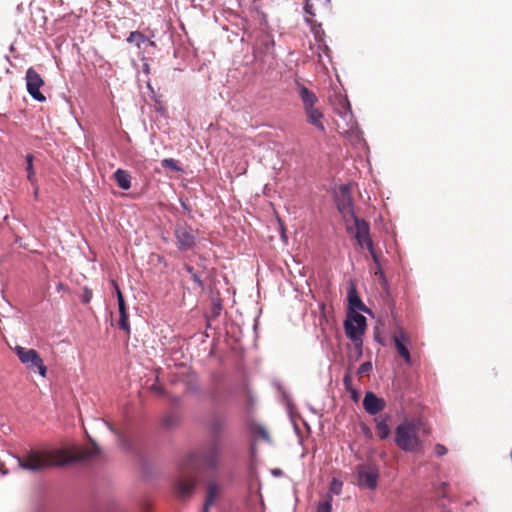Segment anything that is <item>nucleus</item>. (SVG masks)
Masks as SVG:
<instances>
[{"mask_svg": "<svg viewBox=\"0 0 512 512\" xmlns=\"http://www.w3.org/2000/svg\"><path fill=\"white\" fill-rule=\"evenodd\" d=\"M161 166L164 168H169L173 171H180L181 169L177 165V162L172 158H166L161 161Z\"/></svg>", "mask_w": 512, "mask_h": 512, "instance_id": "31", "label": "nucleus"}, {"mask_svg": "<svg viewBox=\"0 0 512 512\" xmlns=\"http://www.w3.org/2000/svg\"><path fill=\"white\" fill-rule=\"evenodd\" d=\"M33 155L32 154H27L26 157H25V160H26V172H27V179L28 181L32 184V185H35L36 184V176H35V170H34V166H33Z\"/></svg>", "mask_w": 512, "mask_h": 512, "instance_id": "26", "label": "nucleus"}, {"mask_svg": "<svg viewBox=\"0 0 512 512\" xmlns=\"http://www.w3.org/2000/svg\"><path fill=\"white\" fill-rule=\"evenodd\" d=\"M370 255H371V258L373 260V262L376 264V266H379L380 264V261H379V258L374 250V247H373V244L371 245V248H367Z\"/></svg>", "mask_w": 512, "mask_h": 512, "instance_id": "38", "label": "nucleus"}, {"mask_svg": "<svg viewBox=\"0 0 512 512\" xmlns=\"http://www.w3.org/2000/svg\"><path fill=\"white\" fill-rule=\"evenodd\" d=\"M434 452L438 457L444 456L447 454L448 450L447 448L442 444H436L434 448Z\"/></svg>", "mask_w": 512, "mask_h": 512, "instance_id": "34", "label": "nucleus"}, {"mask_svg": "<svg viewBox=\"0 0 512 512\" xmlns=\"http://www.w3.org/2000/svg\"><path fill=\"white\" fill-rule=\"evenodd\" d=\"M217 492V485L215 483H209L207 488V497L205 499L202 512H209V507L214 504Z\"/></svg>", "mask_w": 512, "mask_h": 512, "instance_id": "22", "label": "nucleus"}, {"mask_svg": "<svg viewBox=\"0 0 512 512\" xmlns=\"http://www.w3.org/2000/svg\"><path fill=\"white\" fill-rule=\"evenodd\" d=\"M367 327V320L362 314L352 311L347 312L344 321V330L346 336L351 340L356 350V358L359 359L363 354V335Z\"/></svg>", "mask_w": 512, "mask_h": 512, "instance_id": "3", "label": "nucleus"}, {"mask_svg": "<svg viewBox=\"0 0 512 512\" xmlns=\"http://www.w3.org/2000/svg\"><path fill=\"white\" fill-rule=\"evenodd\" d=\"M100 453V448L93 443L85 450L70 451L66 449L30 448L21 456H13L18 468L31 473L41 472L52 466H61L72 462L90 460Z\"/></svg>", "mask_w": 512, "mask_h": 512, "instance_id": "1", "label": "nucleus"}, {"mask_svg": "<svg viewBox=\"0 0 512 512\" xmlns=\"http://www.w3.org/2000/svg\"><path fill=\"white\" fill-rule=\"evenodd\" d=\"M184 269L191 275L194 283L199 287V288H203L204 287V283L203 281L201 280L200 276L195 272V270L193 269V267H191L190 265L188 264H185L184 265Z\"/></svg>", "mask_w": 512, "mask_h": 512, "instance_id": "30", "label": "nucleus"}, {"mask_svg": "<svg viewBox=\"0 0 512 512\" xmlns=\"http://www.w3.org/2000/svg\"><path fill=\"white\" fill-rule=\"evenodd\" d=\"M114 178L118 184V186L123 190H128L131 187V176L130 174L123 170L117 169L114 173Z\"/></svg>", "mask_w": 512, "mask_h": 512, "instance_id": "21", "label": "nucleus"}, {"mask_svg": "<svg viewBox=\"0 0 512 512\" xmlns=\"http://www.w3.org/2000/svg\"><path fill=\"white\" fill-rule=\"evenodd\" d=\"M319 49H320V50H322V51H323V53H325V54H326V57H329V54H327L328 50H327V51H324V50H323V47H322V48H319Z\"/></svg>", "mask_w": 512, "mask_h": 512, "instance_id": "48", "label": "nucleus"}, {"mask_svg": "<svg viewBox=\"0 0 512 512\" xmlns=\"http://www.w3.org/2000/svg\"><path fill=\"white\" fill-rule=\"evenodd\" d=\"M343 133L347 140L357 149L368 150V145L363 137V132L359 128L355 118L351 121H345Z\"/></svg>", "mask_w": 512, "mask_h": 512, "instance_id": "10", "label": "nucleus"}, {"mask_svg": "<svg viewBox=\"0 0 512 512\" xmlns=\"http://www.w3.org/2000/svg\"><path fill=\"white\" fill-rule=\"evenodd\" d=\"M351 220L354 222V226H350L347 223V231L354 234V237L361 248H371L373 242L369 235L370 227L368 222L358 217H354Z\"/></svg>", "mask_w": 512, "mask_h": 512, "instance_id": "6", "label": "nucleus"}, {"mask_svg": "<svg viewBox=\"0 0 512 512\" xmlns=\"http://www.w3.org/2000/svg\"><path fill=\"white\" fill-rule=\"evenodd\" d=\"M357 476L360 486L374 490L379 477L378 467L376 465L360 466L357 469Z\"/></svg>", "mask_w": 512, "mask_h": 512, "instance_id": "11", "label": "nucleus"}, {"mask_svg": "<svg viewBox=\"0 0 512 512\" xmlns=\"http://www.w3.org/2000/svg\"><path fill=\"white\" fill-rule=\"evenodd\" d=\"M440 486H441V488H444V487L446 486V483H445V482H443V483H441V485H440Z\"/></svg>", "mask_w": 512, "mask_h": 512, "instance_id": "50", "label": "nucleus"}, {"mask_svg": "<svg viewBox=\"0 0 512 512\" xmlns=\"http://www.w3.org/2000/svg\"><path fill=\"white\" fill-rule=\"evenodd\" d=\"M375 275H378V276H380L381 278H384V273H383V271H382V269H381L380 265H379V266H377V270L375 271Z\"/></svg>", "mask_w": 512, "mask_h": 512, "instance_id": "42", "label": "nucleus"}, {"mask_svg": "<svg viewBox=\"0 0 512 512\" xmlns=\"http://www.w3.org/2000/svg\"><path fill=\"white\" fill-rule=\"evenodd\" d=\"M91 299V294L90 293H86L85 296L83 297V302L85 303H88Z\"/></svg>", "mask_w": 512, "mask_h": 512, "instance_id": "44", "label": "nucleus"}, {"mask_svg": "<svg viewBox=\"0 0 512 512\" xmlns=\"http://www.w3.org/2000/svg\"><path fill=\"white\" fill-rule=\"evenodd\" d=\"M386 406L384 399L376 396L372 391H367L363 399L364 410L370 415H377L382 412Z\"/></svg>", "mask_w": 512, "mask_h": 512, "instance_id": "14", "label": "nucleus"}, {"mask_svg": "<svg viewBox=\"0 0 512 512\" xmlns=\"http://www.w3.org/2000/svg\"><path fill=\"white\" fill-rule=\"evenodd\" d=\"M220 453V440L211 439L208 445L202 451L201 460L206 467L214 469L218 465Z\"/></svg>", "mask_w": 512, "mask_h": 512, "instance_id": "13", "label": "nucleus"}, {"mask_svg": "<svg viewBox=\"0 0 512 512\" xmlns=\"http://www.w3.org/2000/svg\"><path fill=\"white\" fill-rule=\"evenodd\" d=\"M389 419V416H381L375 418L376 431L381 440L387 439L390 434V427L388 425Z\"/></svg>", "mask_w": 512, "mask_h": 512, "instance_id": "20", "label": "nucleus"}, {"mask_svg": "<svg viewBox=\"0 0 512 512\" xmlns=\"http://www.w3.org/2000/svg\"><path fill=\"white\" fill-rule=\"evenodd\" d=\"M272 474L274 476H281L282 475V470H280V469H273L272 470Z\"/></svg>", "mask_w": 512, "mask_h": 512, "instance_id": "45", "label": "nucleus"}, {"mask_svg": "<svg viewBox=\"0 0 512 512\" xmlns=\"http://www.w3.org/2000/svg\"><path fill=\"white\" fill-rule=\"evenodd\" d=\"M343 384H344L346 391H348V392L351 391V389H354L352 386L351 376L348 373L345 374L343 377Z\"/></svg>", "mask_w": 512, "mask_h": 512, "instance_id": "35", "label": "nucleus"}, {"mask_svg": "<svg viewBox=\"0 0 512 512\" xmlns=\"http://www.w3.org/2000/svg\"><path fill=\"white\" fill-rule=\"evenodd\" d=\"M392 340L396 347L398 354L403 358L407 365H412V359L407 345L411 343L404 329L400 326L397 327L396 331L392 335Z\"/></svg>", "mask_w": 512, "mask_h": 512, "instance_id": "12", "label": "nucleus"}, {"mask_svg": "<svg viewBox=\"0 0 512 512\" xmlns=\"http://www.w3.org/2000/svg\"><path fill=\"white\" fill-rule=\"evenodd\" d=\"M350 394H351V398L354 400V401H357L359 399V394L357 392L356 389H351V391H349Z\"/></svg>", "mask_w": 512, "mask_h": 512, "instance_id": "41", "label": "nucleus"}, {"mask_svg": "<svg viewBox=\"0 0 512 512\" xmlns=\"http://www.w3.org/2000/svg\"><path fill=\"white\" fill-rule=\"evenodd\" d=\"M252 2V0H238L240 6H247Z\"/></svg>", "mask_w": 512, "mask_h": 512, "instance_id": "43", "label": "nucleus"}, {"mask_svg": "<svg viewBox=\"0 0 512 512\" xmlns=\"http://www.w3.org/2000/svg\"><path fill=\"white\" fill-rule=\"evenodd\" d=\"M319 61L322 62V55L319 54Z\"/></svg>", "mask_w": 512, "mask_h": 512, "instance_id": "51", "label": "nucleus"}, {"mask_svg": "<svg viewBox=\"0 0 512 512\" xmlns=\"http://www.w3.org/2000/svg\"><path fill=\"white\" fill-rule=\"evenodd\" d=\"M332 501H333V494L331 493H327L323 499L321 501L318 502V505H325V504H330L332 505Z\"/></svg>", "mask_w": 512, "mask_h": 512, "instance_id": "36", "label": "nucleus"}, {"mask_svg": "<svg viewBox=\"0 0 512 512\" xmlns=\"http://www.w3.org/2000/svg\"><path fill=\"white\" fill-rule=\"evenodd\" d=\"M25 79L28 94L37 102H45L46 97L40 91V88L44 85L40 74L33 68H29L26 71Z\"/></svg>", "mask_w": 512, "mask_h": 512, "instance_id": "8", "label": "nucleus"}, {"mask_svg": "<svg viewBox=\"0 0 512 512\" xmlns=\"http://www.w3.org/2000/svg\"><path fill=\"white\" fill-rule=\"evenodd\" d=\"M256 432L265 440H268L269 439V435H268V432L266 431V429L263 427V426H260L258 425L256 427Z\"/></svg>", "mask_w": 512, "mask_h": 512, "instance_id": "37", "label": "nucleus"}, {"mask_svg": "<svg viewBox=\"0 0 512 512\" xmlns=\"http://www.w3.org/2000/svg\"><path fill=\"white\" fill-rule=\"evenodd\" d=\"M195 482L192 479H182L176 484V492L182 499L187 498L193 492Z\"/></svg>", "mask_w": 512, "mask_h": 512, "instance_id": "19", "label": "nucleus"}, {"mask_svg": "<svg viewBox=\"0 0 512 512\" xmlns=\"http://www.w3.org/2000/svg\"><path fill=\"white\" fill-rule=\"evenodd\" d=\"M119 328L126 331L127 333H129L130 331V328H129V323H128V314L127 312L126 313H123V314H120V318H119Z\"/></svg>", "mask_w": 512, "mask_h": 512, "instance_id": "32", "label": "nucleus"}, {"mask_svg": "<svg viewBox=\"0 0 512 512\" xmlns=\"http://www.w3.org/2000/svg\"><path fill=\"white\" fill-rule=\"evenodd\" d=\"M330 0H305L304 10L307 14L315 16L317 11L328 10Z\"/></svg>", "mask_w": 512, "mask_h": 512, "instance_id": "17", "label": "nucleus"}, {"mask_svg": "<svg viewBox=\"0 0 512 512\" xmlns=\"http://www.w3.org/2000/svg\"><path fill=\"white\" fill-rule=\"evenodd\" d=\"M299 97L303 103L304 110L314 107L318 102V98L315 93L303 85H299Z\"/></svg>", "mask_w": 512, "mask_h": 512, "instance_id": "18", "label": "nucleus"}, {"mask_svg": "<svg viewBox=\"0 0 512 512\" xmlns=\"http://www.w3.org/2000/svg\"><path fill=\"white\" fill-rule=\"evenodd\" d=\"M304 111L307 116L308 123L313 125L319 131L325 132V126L322 122V118H323L322 112L319 109H317L315 106L305 109Z\"/></svg>", "mask_w": 512, "mask_h": 512, "instance_id": "16", "label": "nucleus"}, {"mask_svg": "<svg viewBox=\"0 0 512 512\" xmlns=\"http://www.w3.org/2000/svg\"><path fill=\"white\" fill-rule=\"evenodd\" d=\"M145 41H146L145 36L138 31L131 32L129 34V36L127 37V42L131 43V44H135L138 48H140L141 44L144 43Z\"/></svg>", "mask_w": 512, "mask_h": 512, "instance_id": "28", "label": "nucleus"}, {"mask_svg": "<svg viewBox=\"0 0 512 512\" xmlns=\"http://www.w3.org/2000/svg\"><path fill=\"white\" fill-rule=\"evenodd\" d=\"M311 31L314 34V38L318 43V48H322L323 50H329L328 46L324 43V31L321 29L320 25L311 24Z\"/></svg>", "mask_w": 512, "mask_h": 512, "instance_id": "24", "label": "nucleus"}, {"mask_svg": "<svg viewBox=\"0 0 512 512\" xmlns=\"http://www.w3.org/2000/svg\"><path fill=\"white\" fill-rule=\"evenodd\" d=\"M181 206H182V208H183L184 210H186L188 213H190V209H189V207L187 206V204H186L185 202H183V201H182V202H181Z\"/></svg>", "mask_w": 512, "mask_h": 512, "instance_id": "46", "label": "nucleus"}, {"mask_svg": "<svg viewBox=\"0 0 512 512\" xmlns=\"http://www.w3.org/2000/svg\"><path fill=\"white\" fill-rule=\"evenodd\" d=\"M421 420H404L395 429V444L404 452H419L423 448L420 438Z\"/></svg>", "mask_w": 512, "mask_h": 512, "instance_id": "2", "label": "nucleus"}, {"mask_svg": "<svg viewBox=\"0 0 512 512\" xmlns=\"http://www.w3.org/2000/svg\"><path fill=\"white\" fill-rule=\"evenodd\" d=\"M320 308H321L322 310H324V309H325V304H324V303H321V304H320Z\"/></svg>", "mask_w": 512, "mask_h": 512, "instance_id": "49", "label": "nucleus"}, {"mask_svg": "<svg viewBox=\"0 0 512 512\" xmlns=\"http://www.w3.org/2000/svg\"><path fill=\"white\" fill-rule=\"evenodd\" d=\"M174 423V419L173 417L169 416V417H166L165 420H164V425L166 427H171Z\"/></svg>", "mask_w": 512, "mask_h": 512, "instance_id": "40", "label": "nucleus"}, {"mask_svg": "<svg viewBox=\"0 0 512 512\" xmlns=\"http://www.w3.org/2000/svg\"><path fill=\"white\" fill-rule=\"evenodd\" d=\"M33 186H34V195H35V197H37V196H38V191H39L38 185H37V183H36V184H35V185H33Z\"/></svg>", "mask_w": 512, "mask_h": 512, "instance_id": "47", "label": "nucleus"}, {"mask_svg": "<svg viewBox=\"0 0 512 512\" xmlns=\"http://www.w3.org/2000/svg\"><path fill=\"white\" fill-rule=\"evenodd\" d=\"M101 424L106 426L111 432L115 433L116 436H117V442H118V445L124 449V450H130L131 448V445H130V442L129 440L126 438L125 435L117 432L116 430H114V428L106 421H101Z\"/></svg>", "mask_w": 512, "mask_h": 512, "instance_id": "23", "label": "nucleus"}, {"mask_svg": "<svg viewBox=\"0 0 512 512\" xmlns=\"http://www.w3.org/2000/svg\"><path fill=\"white\" fill-rule=\"evenodd\" d=\"M371 370H372V363L370 361H366L359 366V368L357 370V374L361 376L365 373L370 372Z\"/></svg>", "mask_w": 512, "mask_h": 512, "instance_id": "33", "label": "nucleus"}, {"mask_svg": "<svg viewBox=\"0 0 512 512\" xmlns=\"http://www.w3.org/2000/svg\"><path fill=\"white\" fill-rule=\"evenodd\" d=\"M225 423L224 420L220 418H215L212 420L210 424V432H211V439H218L221 434V432L224 430Z\"/></svg>", "mask_w": 512, "mask_h": 512, "instance_id": "25", "label": "nucleus"}, {"mask_svg": "<svg viewBox=\"0 0 512 512\" xmlns=\"http://www.w3.org/2000/svg\"><path fill=\"white\" fill-rule=\"evenodd\" d=\"M331 105L334 108L335 113L345 122L351 121L354 118V115L351 110L350 102L346 95L342 94L340 91H335L333 96L330 97Z\"/></svg>", "mask_w": 512, "mask_h": 512, "instance_id": "9", "label": "nucleus"}, {"mask_svg": "<svg viewBox=\"0 0 512 512\" xmlns=\"http://www.w3.org/2000/svg\"><path fill=\"white\" fill-rule=\"evenodd\" d=\"M335 200L337 208L346 223H348L349 219L357 217L354 212L353 200L348 185L340 186Z\"/></svg>", "mask_w": 512, "mask_h": 512, "instance_id": "5", "label": "nucleus"}, {"mask_svg": "<svg viewBox=\"0 0 512 512\" xmlns=\"http://www.w3.org/2000/svg\"><path fill=\"white\" fill-rule=\"evenodd\" d=\"M342 486H343L342 481H340L337 478H333L331 480L328 493H331L333 495H340L342 492Z\"/></svg>", "mask_w": 512, "mask_h": 512, "instance_id": "29", "label": "nucleus"}, {"mask_svg": "<svg viewBox=\"0 0 512 512\" xmlns=\"http://www.w3.org/2000/svg\"><path fill=\"white\" fill-rule=\"evenodd\" d=\"M14 352L19 361L24 364L28 370L39 374L41 377H46L47 367L36 350L17 345L14 348Z\"/></svg>", "mask_w": 512, "mask_h": 512, "instance_id": "4", "label": "nucleus"}, {"mask_svg": "<svg viewBox=\"0 0 512 512\" xmlns=\"http://www.w3.org/2000/svg\"><path fill=\"white\" fill-rule=\"evenodd\" d=\"M112 285H113L116 295H117L119 314L126 313L127 311H126V305H125L123 294H122L118 284L115 281H112Z\"/></svg>", "mask_w": 512, "mask_h": 512, "instance_id": "27", "label": "nucleus"}, {"mask_svg": "<svg viewBox=\"0 0 512 512\" xmlns=\"http://www.w3.org/2000/svg\"><path fill=\"white\" fill-rule=\"evenodd\" d=\"M316 512H332V505L325 504V505H318L316 507Z\"/></svg>", "mask_w": 512, "mask_h": 512, "instance_id": "39", "label": "nucleus"}, {"mask_svg": "<svg viewBox=\"0 0 512 512\" xmlns=\"http://www.w3.org/2000/svg\"><path fill=\"white\" fill-rule=\"evenodd\" d=\"M347 300H348V312H358V311H367L365 305L361 301L360 297L358 296L356 287L354 284H351L347 291Z\"/></svg>", "mask_w": 512, "mask_h": 512, "instance_id": "15", "label": "nucleus"}, {"mask_svg": "<svg viewBox=\"0 0 512 512\" xmlns=\"http://www.w3.org/2000/svg\"><path fill=\"white\" fill-rule=\"evenodd\" d=\"M176 246L180 251H188L196 244V235L194 230L185 223L177 224L174 229Z\"/></svg>", "mask_w": 512, "mask_h": 512, "instance_id": "7", "label": "nucleus"}]
</instances>
